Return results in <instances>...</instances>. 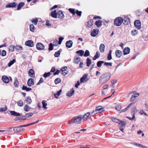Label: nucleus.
I'll list each match as a JSON object with an SVG mask.
<instances>
[{"mask_svg": "<svg viewBox=\"0 0 148 148\" xmlns=\"http://www.w3.org/2000/svg\"><path fill=\"white\" fill-rule=\"evenodd\" d=\"M110 77V74L107 73L102 75L100 77L99 82L100 83L103 84L108 81Z\"/></svg>", "mask_w": 148, "mask_h": 148, "instance_id": "nucleus-1", "label": "nucleus"}, {"mask_svg": "<svg viewBox=\"0 0 148 148\" xmlns=\"http://www.w3.org/2000/svg\"><path fill=\"white\" fill-rule=\"evenodd\" d=\"M123 21V19L120 17L116 18L114 20V24L117 26H120Z\"/></svg>", "mask_w": 148, "mask_h": 148, "instance_id": "nucleus-2", "label": "nucleus"}, {"mask_svg": "<svg viewBox=\"0 0 148 148\" xmlns=\"http://www.w3.org/2000/svg\"><path fill=\"white\" fill-rule=\"evenodd\" d=\"M135 26L138 29L141 28V24L140 21L138 20H136L134 22Z\"/></svg>", "mask_w": 148, "mask_h": 148, "instance_id": "nucleus-3", "label": "nucleus"}, {"mask_svg": "<svg viewBox=\"0 0 148 148\" xmlns=\"http://www.w3.org/2000/svg\"><path fill=\"white\" fill-rule=\"evenodd\" d=\"M36 47L38 50H43L45 48L44 45L41 43H37L36 45Z\"/></svg>", "mask_w": 148, "mask_h": 148, "instance_id": "nucleus-4", "label": "nucleus"}, {"mask_svg": "<svg viewBox=\"0 0 148 148\" xmlns=\"http://www.w3.org/2000/svg\"><path fill=\"white\" fill-rule=\"evenodd\" d=\"M99 30L98 29H94L91 31L90 35L92 37H95L99 34Z\"/></svg>", "mask_w": 148, "mask_h": 148, "instance_id": "nucleus-5", "label": "nucleus"}, {"mask_svg": "<svg viewBox=\"0 0 148 148\" xmlns=\"http://www.w3.org/2000/svg\"><path fill=\"white\" fill-rule=\"evenodd\" d=\"M87 74L84 75L80 79V83H84L88 80L89 79L87 78Z\"/></svg>", "mask_w": 148, "mask_h": 148, "instance_id": "nucleus-6", "label": "nucleus"}, {"mask_svg": "<svg viewBox=\"0 0 148 148\" xmlns=\"http://www.w3.org/2000/svg\"><path fill=\"white\" fill-rule=\"evenodd\" d=\"M25 44L26 45L30 47H32L34 46L33 41L31 40H29L26 41L25 42Z\"/></svg>", "mask_w": 148, "mask_h": 148, "instance_id": "nucleus-7", "label": "nucleus"}, {"mask_svg": "<svg viewBox=\"0 0 148 148\" xmlns=\"http://www.w3.org/2000/svg\"><path fill=\"white\" fill-rule=\"evenodd\" d=\"M82 117L80 115H79L75 119V123L79 124L81 123Z\"/></svg>", "mask_w": 148, "mask_h": 148, "instance_id": "nucleus-8", "label": "nucleus"}, {"mask_svg": "<svg viewBox=\"0 0 148 148\" xmlns=\"http://www.w3.org/2000/svg\"><path fill=\"white\" fill-rule=\"evenodd\" d=\"M1 80L4 83L6 84L9 83L10 82V79L9 78L5 75H3L2 77Z\"/></svg>", "mask_w": 148, "mask_h": 148, "instance_id": "nucleus-9", "label": "nucleus"}, {"mask_svg": "<svg viewBox=\"0 0 148 148\" xmlns=\"http://www.w3.org/2000/svg\"><path fill=\"white\" fill-rule=\"evenodd\" d=\"M13 130L15 132H20L23 131L21 126L18 127H15L13 128Z\"/></svg>", "mask_w": 148, "mask_h": 148, "instance_id": "nucleus-10", "label": "nucleus"}, {"mask_svg": "<svg viewBox=\"0 0 148 148\" xmlns=\"http://www.w3.org/2000/svg\"><path fill=\"white\" fill-rule=\"evenodd\" d=\"M17 5L16 2H14L12 3H10L6 5V8H15Z\"/></svg>", "mask_w": 148, "mask_h": 148, "instance_id": "nucleus-11", "label": "nucleus"}, {"mask_svg": "<svg viewBox=\"0 0 148 148\" xmlns=\"http://www.w3.org/2000/svg\"><path fill=\"white\" fill-rule=\"evenodd\" d=\"M27 84L29 86H31L34 84V79L32 78L29 79L27 82Z\"/></svg>", "mask_w": 148, "mask_h": 148, "instance_id": "nucleus-12", "label": "nucleus"}, {"mask_svg": "<svg viewBox=\"0 0 148 148\" xmlns=\"http://www.w3.org/2000/svg\"><path fill=\"white\" fill-rule=\"evenodd\" d=\"M95 110L97 113L100 112L101 111H103L104 110L103 108H102L101 106H100L97 107L96 108Z\"/></svg>", "mask_w": 148, "mask_h": 148, "instance_id": "nucleus-13", "label": "nucleus"}, {"mask_svg": "<svg viewBox=\"0 0 148 148\" xmlns=\"http://www.w3.org/2000/svg\"><path fill=\"white\" fill-rule=\"evenodd\" d=\"M29 75L31 77L34 78L35 77L34 72V70L32 69H30L28 71Z\"/></svg>", "mask_w": 148, "mask_h": 148, "instance_id": "nucleus-14", "label": "nucleus"}, {"mask_svg": "<svg viewBox=\"0 0 148 148\" xmlns=\"http://www.w3.org/2000/svg\"><path fill=\"white\" fill-rule=\"evenodd\" d=\"M130 52V49L128 47H125L123 50V54L124 55L128 54Z\"/></svg>", "mask_w": 148, "mask_h": 148, "instance_id": "nucleus-15", "label": "nucleus"}, {"mask_svg": "<svg viewBox=\"0 0 148 148\" xmlns=\"http://www.w3.org/2000/svg\"><path fill=\"white\" fill-rule=\"evenodd\" d=\"M57 16L60 18H63L64 17V14L61 10H60L57 13Z\"/></svg>", "mask_w": 148, "mask_h": 148, "instance_id": "nucleus-16", "label": "nucleus"}, {"mask_svg": "<svg viewBox=\"0 0 148 148\" xmlns=\"http://www.w3.org/2000/svg\"><path fill=\"white\" fill-rule=\"evenodd\" d=\"M74 93V90L73 88H72L66 93V96L68 97H71L73 95Z\"/></svg>", "mask_w": 148, "mask_h": 148, "instance_id": "nucleus-17", "label": "nucleus"}, {"mask_svg": "<svg viewBox=\"0 0 148 148\" xmlns=\"http://www.w3.org/2000/svg\"><path fill=\"white\" fill-rule=\"evenodd\" d=\"M73 44V42L71 40H69L66 42V46L69 48H71Z\"/></svg>", "mask_w": 148, "mask_h": 148, "instance_id": "nucleus-18", "label": "nucleus"}, {"mask_svg": "<svg viewBox=\"0 0 148 148\" xmlns=\"http://www.w3.org/2000/svg\"><path fill=\"white\" fill-rule=\"evenodd\" d=\"M10 113L11 114L12 116H18L20 115V114L19 113L16 112L14 111H10Z\"/></svg>", "mask_w": 148, "mask_h": 148, "instance_id": "nucleus-19", "label": "nucleus"}, {"mask_svg": "<svg viewBox=\"0 0 148 148\" xmlns=\"http://www.w3.org/2000/svg\"><path fill=\"white\" fill-rule=\"evenodd\" d=\"M57 13H58L56 12V10H55L51 12V15L53 17L56 18L57 17Z\"/></svg>", "mask_w": 148, "mask_h": 148, "instance_id": "nucleus-20", "label": "nucleus"}, {"mask_svg": "<svg viewBox=\"0 0 148 148\" xmlns=\"http://www.w3.org/2000/svg\"><path fill=\"white\" fill-rule=\"evenodd\" d=\"M130 19L127 17H125L123 19V23L126 25H127L130 22Z\"/></svg>", "mask_w": 148, "mask_h": 148, "instance_id": "nucleus-21", "label": "nucleus"}, {"mask_svg": "<svg viewBox=\"0 0 148 148\" xmlns=\"http://www.w3.org/2000/svg\"><path fill=\"white\" fill-rule=\"evenodd\" d=\"M90 114V113L89 112H87L82 117V119L84 121L86 120L87 118Z\"/></svg>", "mask_w": 148, "mask_h": 148, "instance_id": "nucleus-22", "label": "nucleus"}, {"mask_svg": "<svg viewBox=\"0 0 148 148\" xmlns=\"http://www.w3.org/2000/svg\"><path fill=\"white\" fill-rule=\"evenodd\" d=\"M105 46L103 44H101L99 46V50L100 51L101 53H103L104 51Z\"/></svg>", "mask_w": 148, "mask_h": 148, "instance_id": "nucleus-23", "label": "nucleus"}, {"mask_svg": "<svg viewBox=\"0 0 148 148\" xmlns=\"http://www.w3.org/2000/svg\"><path fill=\"white\" fill-rule=\"evenodd\" d=\"M116 56L117 57L120 58L122 55V53L121 51L117 50L115 52Z\"/></svg>", "mask_w": 148, "mask_h": 148, "instance_id": "nucleus-24", "label": "nucleus"}, {"mask_svg": "<svg viewBox=\"0 0 148 148\" xmlns=\"http://www.w3.org/2000/svg\"><path fill=\"white\" fill-rule=\"evenodd\" d=\"M24 110L26 112H28L29 110L31 109L32 108L29 106L27 104H26L24 107Z\"/></svg>", "mask_w": 148, "mask_h": 148, "instance_id": "nucleus-25", "label": "nucleus"}, {"mask_svg": "<svg viewBox=\"0 0 148 148\" xmlns=\"http://www.w3.org/2000/svg\"><path fill=\"white\" fill-rule=\"evenodd\" d=\"M24 5V3L23 2H21L18 4L17 7V10H20Z\"/></svg>", "mask_w": 148, "mask_h": 148, "instance_id": "nucleus-26", "label": "nucleus"}, {"mask_svg": "<svg viewBox=\"0 0 148 148\" xmlns=\"http://www.w3.org/2000/svg\"><path fill=\"white\" fill-rule=\"evenodd\" d=\"M76 53L80 56H82L84 55V52L82 50H80L77 51Z\"/></svg>", "mask_w": 148, "mask_h": 148, "instance_id": "nucleus-27", "label": "nucleus"}, {"mask_svg": "<svg viewBox=\"0 0 148 148\" xmlns=\"http://www.w3.org/2000/svg\"><path fill=\"white\" fill-rule=\"evenodd\" d=\"M112 52V50H110L107 56V59L108 60H110L112 59V57L111 54Z\"/></svg>", "mask_w": 148, "mask_h": 148, "instance_id": "nucleus-28", "label": "nucleus"}, {"mask_svg": "<svg viewBox=\"0 0 148 148\" xmlns=\"http://www.w3.org/2000/svg\"><path fill=\"white\" fill-rule=\"evenodd\" d=\"M42 105L43 108L46 110L47 109V108L46 107V106L47 105V103L46 102V101L45 100H43L42 101Z\"/></svg>", "mask_w": 148, "mask_h": 148, "instance_id": "nucleus-29", "label": "nucleus"}, {"mask_svg": "<svg viewBox=\"0 0 148 148\" xmlns=\"http://www.w3.org/2000/svg\"><path fill=\"white\" fill-rule=\"evenodd\" d=\"M22 89L23 90H26V91H29L32 90V89L31 88H28L24 85L23 86Z\"/></svg>", "mask_w": 148, "mask_h": 148, "instance_id": "nucleus-30", "label": "nucleus"}, {"mask_svg": "<svg viewBox=\"0 0 148 148\" xmlns=\"http://www.w3.org/2000/svg\"><path fill=\"white\" fill-rule=\"evenodd\" d=\"M26 103L28 104H30L32 102V100L31 99V97L29 96H28L26 99L25 100Z\"/></svg>", "mask_w": 148, "mask_h": 148, "instance_id": "nucleus-31", "label": "nucleus"}, {"mask_svg": "<svg viewBox=\"0 0 148 148\" xmlns=\"http://www.w3.org/2000/svg\"><path fill=\"white\" fill-rule=\"evenodd\" d=\"M62 91V90L60 89V90L57 92V94H54V96L55 98H58V96L60 95Z\"/></svg>", "mask_w": 148, "mask_h": 148, "instance_id": "nucleus-32", "label": "nucleus"}, {"mask_svg": "<svg viewBox=\"0 0 148 148\" xmlns=\"http://www.w3.org/2000/svg\"><path fill=\"white\" fill-rule=\"evenodd\" d=\"M93 21L91 19V20H90L88 22L87 26L88 27H91L93 25Z\"/></svg>", "mask_w": 148, "mask_h": 148, "instance_id": "nucleus-33", "label": "nucleus"}, {"mask_svg": "<svg viewBox=\"0 0 148 148\" xmlns=\"http://www.w3.org/2000/svg\"><path fill=\"white\" fill-rule=\"evenodd\" d=\"M14 84L15 87H18V82L16 78H15L14 79Z\"/></svg>", "mask_w": 148, "mask_h": 148, "instance_id": "nucleus-34", "label": "nucleus"}, {"mask_svg": "<svg viewBox=\"0 0 148 148\" xmlns=\"http://www.w3.org/2000/svg\"><path fill=\"white\" fill-rule=\"evenodd\" d=\"M15 48V46L13 45H11L9 47V50L10 51L12 52L14 51Z\"/></svg>", "mask_w": 148, "mask_h": 148, "instance_id": "nucleus-35", "label": "nucleus"}, {"mask_svg": "<svg viewBox=\"0 0 148 148\" xmlns=\"http://www.w3.org/2000/svg\"><path fill=\"white\" fill-rule=\"evenodd\" d=\"M118 123H119V126L120 127H124L125 126V123L124 122L120 121Z\"/></svg>", "mask_w": 148, "mask_h": 148, "instance_id": "nucleus-36", "label": "nucleus"}, {"mask_svg": "<svg viewBox=\"0 0 148 148\" xmlns=\"http://www.w3.org/2000/svg\"><path fill=\"white\" fill-rule=\"evenodd\" d=\"M100 56V53L98 51H97L96 54L93 58V60H96Z\"/></svg>", "mask_w": 148, "mask_h": 148, "instance_id": "nucleus-37", "label": "nucleus"}, {"mask_svg": "<svg viewBox=\"0 0 148 148\" xmlns=\"http://www.w3.org/2000/svg\"><path fill=\"white\" fill-rule=\"evenodd\" d=\"M91 63V60L89 58H87L86 60V66H89Z\"/></svg>", "mask_w": 148, "mask_h": 148, "instance_id": "nucleus-38", "label": "nucleus"}, {"mask_svg": "<svg viewBox=\"0 0 148 148\" xmlns=\"http://www.w3.org/2000/svg\"><path fill=\"white\" fill-rule=\"evenodd\" d=\"M18 106L22 107L23 105V102L21 100H20L16 102Z\"/></svg>", "mask_w": 148, "mask_h": 148, "instance_id": "nucleus-39", "label": "nucleus"}, {"mask_svg": "<svg viewBox=\"0 0 148 148\" xmlns=\"http://www.w3.org/2000/svg\"><path fill=\"white\" fill-rule=\"evenodd\" d=\"M16 62V60L15 59H13L12 60L10 61L8 63V65L9 67L14 62Z\"/></svg>", "mask_w": 148, "mask_h": 148, "instance_id": "nucleus-40", "label": "nucleus"}, {"mask_svg": "<svg viewBox=\"0 0 148 148\" xmlns=\"http://www.w3.org/2000/svg\"><path fill=\"white\" fill-rule=\"evenodd\" d=\"M34 114V113L30 112L26 113L25 116V117L29 118L31 117Z\"/></svg>", "mask_w": 148, "mask_h": 148, "instance_id": "nucleus-41", "label": "nucleus"}, {"mask_svg": "<svg viewBox=\"0 0 148 148\" xmlns=\"http://www.w3.org/2000/svg\"><path fill=\"white\" fill-rule=\"evenodd\" d=\"M95 25L97 27H99L102 25V22L100 20L97 21L95 22Z\"/></svg>", "mask_w": 148, "mask_h": 148, "instance_id": "nucleus-42", "label": "nucleus"}, {"mask_svg": "<svg viewBox=\"0 0 148 148\" xmlns=\"http://www.w3.org/2000/svg\"><path fill=\"white\" fill-rule=\"evenodd\" d=\"M104 63V62L103 61H98L97 63V66L98 67H100L102 65V64Z\"/></svg>", "mask_w": 148, "mask_h": 148, "instance_id": "nucleus-43", "label": "nucleus"}, {"mask_svg": "<svg viewBox=\"0 0 148 148\" xmlns=\"http://www.w3.org/2000/svg\"><path fill=\"white\" fill-rule=\"evenodd\" d=\"M138 33L137 31L135 29L132 30L131 32L133 36H136Z\"/></svg>", "mask_w": 148, "mask_h": 148, "instance_id": "nucleus-44", "label": "nucleus"}, {"mask_svg": "<svg viewBox=\"0 0 148 148\" xmlns=\"http://www.w3.org/2000/svg\"><path fill=\"white\" fill-rule=\"evenodd\" d=\"M15 49L16 50H22L23 49V47L21 46L16 45V47H15Z\"/></svg>", "mask_w": 148, "mask_h": 148, "instance_id": "nucleus-45", "label": "nucleus"}, {"mask_svg": "<svg viewBox=\"0 0 148 148\" xmlns=\"http://www.w3.org/2000/svg\"><path fill=\"white\" fill-rule=\"evenodd\" d=\"M76 14L79 17H80L82 15V12L81 11H79L77 10H76V11H75V14Z\"/></svg>", "mask_w": 148, "mask_h": 148, "instance_id": "nucleus-46", "label": "nucleus"}, {"mask_svg": "<svg viewBox=\"0 0 148 148\" xmlns=\"http://www.w3.org/2000/svg\"><path fill=\"white\" fill-rule=\"evenodd\" d=\"M51 73L50 72H49L48 73H45L43 74V76L45 78H47V77L51 75Z\"/></svg>", "mask_w": 148, "mask_h": 148, "instance_id": "nucleus-47", "label": "nucleus"}, {"mask_svg": "<svg viewBox=\"0 0 148 148\" xmlns=\"http://www.w3.org/2000/svg\"><path fill=\"white\" fill-rule=\"evenodd\" d=\"M61 82V79L60 78H57L54 81L55 83L56 84H57L60 83Z\"/></svg>", "mask_w": 148, "mask_h": 148, "instance_id": "nucleus-48", "label": "nucleus"}, {"mask_svg": "<svg viewBox=\"0 0 148 148\" xmlns=\"http://www.w3.org/2000/svg\"><path fill=\"white\" fill-rule=\"evenodd\" d=\"M90 52L88 50H86L84 54V56L85 57H87L90 55Z\"/></svg>", "mask_w": 148, "mask_h": 148, "instance_id": "nucleus-49", "label": "nucleus"}, {"mask_svg": "<svg viewBox=\"0 0 148 148\" xmlns=\"http://www.w3.org/2000/svg\"><path fill=\"white\" fill-rule=\"evenodd\" d=\"M34 27L33 24L30 25H29V29L30 31L32 32H34Z\"/></svg>", "mask_w": 148, "mask_h": 148, "instance_id": "nucleus-50", "label": "nucleus"}, {"mask_svg": "<svg viewBox=\"0 0 148 148\" xmlns=\"http://www.w3.org/2000/svg\"><path fill=\"white\" fill-rule=\"evenodd\" d=\"M61 51H60L59 50L58 52H56L54 55L56 57H58L60 54V52Z\"/></svg>", "mask_w": 148, "mask_h": 148, "instance_id": "nucleus-51", "label": "nucleus"}, {"mask_svg": "<svg viewBox=\"0 0 148 148\" xmlns=\"http://www.w3.org/2000/svg\"><path fill=\"white\" fill-rule=\"evenodd\" d=\"M112 120L113 122L116 123H118L119 121H120V120L117 119L115 118H112Z\"/></svg>", "mask_w": 148, "mask_h": 148, "instance_id": "nucleus-52", "label": "nucleus"}, {"mask_svg": "<svg viewBox=\"0 0 148 148\" xmlns=\"http://www.w3.org/2000/svg\"><path fill=\"white\" fill-rule=\"evenodd\" d=\"M132 92L130 93L129 94L130 95L132 93ZM132 93H133V96H135V97H138L139 95V93H136V92L134 91L133 92H132Z\"/></svg>", "mask_w": 148, "mask_h": 148, "instance_id": "nucleus-53", "label": "nucleus"}, {"mask_svg": "<svg viewBox=\"0 0 148 148\" xmlns=\"http://www.w3.org/2000/svg\"><path fill=\"white\" fill-rule=\"evenodd\" d=\"M38 21V20L37 18L36 19H32V22L34 23L35 25H36L37 24Z\"/></svg>", "mask_w": 148, "mask_h": 148, "instance_id": "nucleus-54", "label": "nucleus"}, {"mask_svg": "<svg viewBox=\"0 0 148 148\" xmlns=\"http://www.w3.org/2000/svg\"><path fill=\"white\" fill-rule=\"evenodd\" d=\"M53 49V44L52 43H50L49 45V51L52 50Z\"/></svg>", "mask_w": 148, "mask_h": 148, "instance_id": "nucleus-55", "label": "nucleus"}, {"mask_svg": "<svg viewBox=\"0 0 148 148\" xmlns=\"http://www.w3.org/2000/svg\"><path fill=\"white\" fill-rule=\"evenodd\" d=\"M112 62H105L104 63V65L105 66H112Z\"/></svg>", "mask_w": 148, "mask_h": 148, "instance_id": "nucleus-56", "label": "nucleus"}, {"mask_svg": "<svg viewBox=\"0 0 148 148\" xmlns=\"http://www.w3.org/2000/svg\"><path fill=\"white\" fill-rule=\"evenodd\" d=\"M43 82V79L42 77H41L40 79V80L38 82L37 84L36 85H39L40 84L42 83Z\"/></svg>", "mask_w": 148, "mask_h": 148, "instance_id": "nucleus-57", "label": "nucleus"}, {"mask_svg": "<svg viewBox=\"0 0 148 148\" xmlns=\"http://www.w3.org/2000/svg\"><path fill=\"white\" fill-rule=\"evenodd\" d=\"M7 110V108L6 107L5 108H0V112H4L6 111Z\"/></svg>", "mask_w": 148, "mask_h": 148, "instance_id": "nucleus-58", "label": "nucleus"}, {"mask_svg": "<svg viewBox=\"0 0 148 148\" xmlns=\"http://www.w3.org/2000/svg\"><path fill=\"white\" fill-rule=\"evenodd\" d=\"M6 54V51L4 50H3L2 51L1 53V56H5Z\"/></svg>", "mask_w": 148, "mask_h": 148, "instance_id": "nucleus-59", "label": "nucleus"}, {"mask_svg": "<svg viewBox=\"0 0 148 148\" xmlns=\"http://www.w3.org/2000/svg\"><path fill=\"white\" fill-rule=\"evenodd\" d=\"M129 108H130L129 106H128L125 109L122 110L121 111V112H126V111H127L128 110V109Z\"/></svg>", "mask_w": 148, "mask_h": 148, "instance_id": "nucleus-60", "label": "nucleus"}, {"mask_svg": "<svg viewBox=\"0 0 148 148\" xmlns=\"http://www.w3.org/2000/svg\"><path fill=\"white\" fill-rule=\"evenodd\" d=\"M74 123V119H73V118L71 120H70L69 121H68L67 123L68 124H71L73 123Z\"/></svg>", "mask_w": 148, "mask_h": 148, "instance_id": "nucleus-61", "label": "nucleus"}, {"mask_svg": "<svg viewBox=\"0 0 148 148\" xmlns=\"http://www.w3.org/2000/svg\"><path fill=\"white\" fill-rule=\"evenodd\" d=\"M64 39L62 37H60L59 38V41H58V43L59 44H61V43L62 42V41Z\"/></svg>", "mask_w": 148, "mask_h": 148, "instance_id": "nucleus-62", "label": "nucleus"}, {"mask_svg": "<svg viewBox=\"0 0 148 148\" xmlns=\"http://www.w3.org/2000/svg\"><path fill=\"white\" fill-rule=\"evenodd\" d=\"M69 10L70 12L72 14H73L74 15V9L72 8H69Z\"/></svg>", "mask_w": 148, "mask_h": 148, "instance_id": "nucleus-63", "label": "nucleus"}, {"mask_svg": "<svg viewBox=\"0 0 148 148\" xmlns=\"http://www.w3.org/2000/svg\"><path fill=\"white\" fill-rule=\"evenodd\" d=\"M121 108V106L120 105H118L115 107V109L118 110H120Z\"/></svg>", "mask_w": 148, "mask_h": 148, "instance_id": "nucleus-64", "label": "nucleus"}]
</instances>
